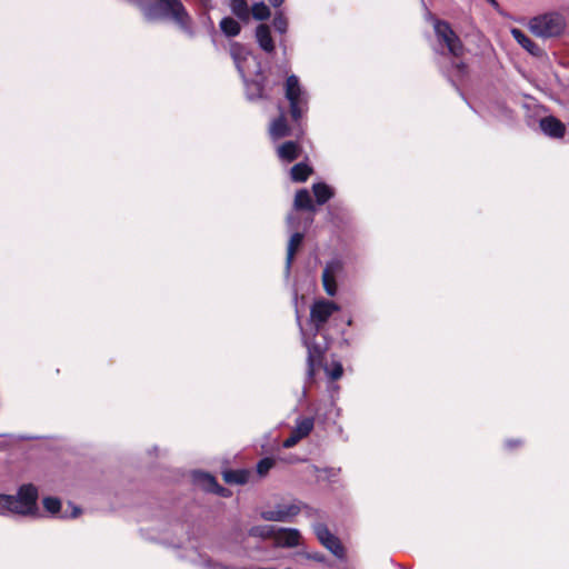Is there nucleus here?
<instances>
[{
  "mask_svg": "<svg viewBox=\"0 0 569 569\" xmlns=\"http://www.w3.org/2000/svg\"><path fill=\"white\" fill-rule=\"evenodd\" d=\"M137 7L149 22L171 18L187 34L193 36L192 18L181 0H127Z\"/></svg>",
  "mask_w": 569,
  "mask_h": 569,
  "instance_id": "nucleus-1",
  "label": "nucleus"
},
{
  "mask_svg": "<svg viewBox=\"0 0 569 569\" xmlns=\"http://www.w3.org/2000/svg\"><path fill=\"white\" fill-rule=\"evenodd\" d=\"M38 489L32 483L20 486L17 496L0 493V512L32 515L37 510Z\"/></svg>",
  "mask_w": 569,
  "mask_h": 569,
  "instance_id": "nucleus-2",
  "label": "nucleus"
},
{
  "mask_svg": "<svg viewBox=\"0 0 569 569\" xmlns=\"http://www.w3.org/2000/svg\"><path fill=\"white\" fill-rule=\"evenodd\" d=\"M529 27L531 32L540 38H553L559 37L565 28V18L557 12H549L530 20Z\"/></svg>",
  "mask_w": 569,
  "mask_h": 569,
  "instance_id": "nucleus-3",
  "label": "nucleus"
},
{
  "mask_svg": "<svg viewBox=\"0 0 569 569\" xmlns=\"http://www.w3.org/2000/svg\"><path fill=\"white\" fill-rule=\"evenodd\" d=\"M433 30L438 42L448 49L450 56L461 58L465 54V44L448 21L436 19Z\"/></svg>",
  "mask_w": 569,
  "mask_h": 569,
  "instance_id": "nucleus-4",
  "label": "nucleus"
},
{
  "mask_svg": "<svg viewBox=\"0 0 569 569\" xmlns=\"http://www.w3.org/2000/svg\"><path fill=\"white\" fill-rule=\"evenodd\" d=\"M284 96L289 101V112L293 122L298 123L307 111V99L303 97L299 79L296 74L287 78Z\"/></svg>",
  "mask_w": 569,
  "mask_h": 569,
  "instance_id": "nucleus-5",
  "label": "nucleus"
},
{
  "mask_svg": "<svg viewBox=\"0 0 569 569\" xmlns=\"http://www.w3.org/2000/svg\"><path fill=\"white\" fill-rule=\"evenodd\" d=\"M303 345L308 351V376L312 379L315 377L316 370L323 365L326 353L331 345V340L326 335H322V341H318L317 336L312 333L311 339H303Z\"/></svg>",
  "mask_w": 569,
  "mask_h": 569,
  "instance_id": "nucleus-6",
  "label": "nucleus"
},
{
  "mask_svg": "<svg viewBox=\"0 0 569 569\" xmlns=\"http://www.w3.org/2000/svg\"><path fill=\"white\" fill-rule=\"evenodd\" d=\"M340 307L332 300L319 299L310 307V323L315 336L322 335L325 325Z\"/></svg>",
  "mask_w": 569,
  "mask_h": 569,
  "instance_id": "nucleus-7",
  "label": "nucleus"
},
{
  "mask_svg": "<svg viewBox=\"0 0 569 569\" xmlns=\"http://www.w3.org/2000/svg\"><path fill=\"white\" fill-rule=\"evenodd\" d=\"M279 84V80L270 81L261 71L254 79L246 80V94L250 101L269 100L273 88Z\"/></svg>",
  "mask_w": 569,
  "mask_h": 569,
  "instance_id": "nucleus-8",
  "label": "nucleus"
},
{
  "mask_svg": "<svg viewBox=\"0 0 569 569\" xmlns=\"http://www.w3.org/2000/svg\"><path fill=\"white\" fill-rule=\"evenodd\" d=\"M315 533L320 543L332 552L337 558L345 557V548L338 537L332 535L325 523L315 526Z\"/></svg>",
  "mask_w": 569,
  "mask_h": 569,
  "instance_id": "nucleus-9",
  "label": "nucleus"
},
{
  "mask_svg": "<svg viewBox=\"0 0 569 569\" xmlns=\"http://www.w3.org/2000/svg\"><path fill=\"white\" fill-rule=\"evenodd\" d=\"M343 263L339 259H332L326 263V267L322 271V286L326 293L330 297L337 295L338 286L336 278L342 271Z\"/></svg>",
  "mask_w": 569,
  "mask_h": 569,
  "instance_id": "nucleus-10",
  "label": "nucleus"
},
{
  "mask_svg": "<svg viewBox=\"0 0 569 569\" xmlns=\"http://www.w3.org/2000/svg\"><path fill=\"white\" fill-rule=\"evenodd\" d=\"M300 511L301 508L297 503L278 505L274 510L262 511L261 518L267 521H287L299 515Z\"/></svg>",
  "mask_w": 569,
  "mask_h": 569,
  "instance_id": "nucleus-11",
  "label": "nucleus"
},
{
  "mask_svg": "<svg viewBox=\"0 0 569 569\" xmlns=\"http://www.w3.org/2000/svg\"><path fill=\"white\" fill-rule=\"evenodd\" d=\"M301 535L295 528H276L274 546L280 548H295L300 545Z\"/></svg>",
  "mask_w": 569,
  "mask_h": 569,
  "instance_id": "nucleus-12",
  "label": "nucleus"
},
{
  "mask_svg": "<svg viewBox=\"0 0 569 569\" xmlns=\"http://www.w3.org/2000/svg\"><path fill=\"white\" fill-rule=\"evenodd\" d=\"M291 133L292 130L288 123L287 117L283 110L280 109L279 116L270 122L269 136L272 140L277 141L291 136Z\"/></svg>",
  "mask_w": 569,
  "mask_h": 569,
  "instance_id": "nucleus-13",
  "label": "nucleus"
},
{
  "mask_svg": "<svg viewBox=\"0 0 569 569\" xmlns=\"http://www.w3.org/2000/svg\"><path fill=\"white\" fill-rule=\"evenodd\" d=\"M511 34L513 39L531 56L540 58L545 54L543 49L525 34L522 30L513 28L511 30Z\"/></svg>",
  "mask_w": 569,
  "mask_h": 569,
  "instance_id": "nucleus-14",
  "label": "nucleus"
},
{
  "mask_svg": "<svg viewBox=\"0 0 569 569\" xmlns=\"http://www.w3.org/2000/svg\"><path fill=\"white\" fill-rule=\"evenodd\" d=\"M541 130L551 138H562L566 133L565 124L553 116L540 120Z\"/></svg>",
  "mask_w": 569,
  "mask_h": 569,
  "instance_id": "nucleus-15",
  "label": "nucleus"
},
{
  "mask_svg": "<svg viewBox=\"0 0 569 569\" xmlns=\"http://www.w3.org/2000/svg\"><path fill=\"white\" fill-rule=\"evenodd\" d=\"M256 40L259 47L267 53H272L276 49L274 41L271 36L270 27L266 23H260L256 28Z\"/></svg>",
  "mask_w": 569,
  "mask_h": 569,
  "instance_id": "nucleus-16",
  "label": "nucleus"
},
{
  "mask_svg": "<svg viewBox=\"0 0 569 569\" xmlns=\"http://www.w3.org/2000/svg\"><path fill=\"white\" fill-rule=\"evenodd\" d=\"M301 147L297 141H286L277 149L279 159L286 162H293L300 157Z\"/></svg>",
  "mask_w": 569,
  "mask_h": 569,
  "instance_id": "nucleus-17",
  "label": "nucleus"
},
{
  "mask_svg": "<svg viewBox=\"0 0 569 569\" xmlns=\"http://www.w3.org/2000/svg\"><path fill=\"white\" fill-rule=\"evenodd\" d=\"M303 238H305V236L301 232H295L290 237L288 247H287V257H286L287 271H289L291 269L295 256L298 252L300 246L302 244Z\"/></svg>",
  "mask_w": 569,
  "mask_h": 569,
  "instance_id": "nucleus-18",
  "label": "nucleus"
},
{
  "mask_svg": "<svg viewBox=\"0 0 569 569\" xmlns=\"http://www.w3.org/2000/svg\"><path fill=\"white\" fill-rule=\"evenodd\" d=\"M222 478L229 485H244L249 481L250 471L247 469H228L222 472Z\"/></svg>",
  "mask_w": 569,
  "mask_h": 569,
  "instance_id": "nucleus-19",
  "label": "nucleus"
},
{
  "mask_svg": "<svg viewBox=\"0 0 569 569\" xmlns=\"http://www.w3.org/2000/svg\"><path fill=\"white\" fill-rule=\"evenodd\" d=\"M249 51L240 42H232L230 44V56L236 64L238 71L243 74V62L248 59Z\"/></svg>",
  "mask_w": 569,
  "mask_h": 569,
  "instance_id": "nucleus-20",
  "label": "nucleus"
},
{
  "mask_svg": "<svg viewBox=\"0 0 569 569\" xmlns=\"http://www.w3.org/2000/svg\"><path fill=\"white\" fill-rule=\"evenodd\" d=\"M193 482L207 492H212L218 487L217 479L203 471H197L193 473Z\"/></svg>",
  "mask_w": 569,
  "mask_h": 569,
  "instance_id": "nucleus-21",
  "label": "nucleus"
},
{
  "mask_svg": "<svg viewBox=\"0 0 569 569\" xmlns=\"http://www.w3.org/2000/svg\"><path fill=\"white\" fill-rule=\"evenodd\" d=\"M312 192L318 204L327 203L333 196V189L325 182H317L312 184Z\"/></svg>",
  "mask_w": 569,
  "mask_h": 569,
  "instance_id": "nucleus-22",
  "label": "nucleus"
},
{
  "mask_svg": "<svg viewBox=\"0 0 569 569\" xmlns=\"http://www.w3.org/2000/svg\"><path fill=\"white\" fill-rule=\"evenodd\" d=\"M313 173V168L306 162L296 163L290 170V178L293 182H306Z\"/></svg>",
  "mask_w": 569,
  "mask_h": 569,
  "instance_id": "nucleus-23",
  "label": "nucleus"
},
{
  "mask_svg": "<svg viewBox=\"0 0 569 569\" xmlns=\"http://www.w3.org/2000/svg\"><path fill=\"white\" fill-rule=\"evenodd\" d=\"M293 204L297 210L316 211V207L307 189H300L296 192Z\"/></svg>",
  "mask_w": 569,
  "mask_h": 569,
  "instance_id": "nucleus-24",
  "label": "nucleus"
},
{
  "mask_svg": "<svg viewBox=\"0 0 569 569\" xmlns=\"http://www.w3.org/2000/svg\"><path fill=\"white\" fill-rule=\"evenodd\" d=\"M219 27L221 32L228 38L237 37L241 32L240 23L231 17L222 18Z\"/></svg>",
  "mask_w": 569,
  "mask_h": 569,
  "instance_id": "nucleus-25",
  "label": "nucleus"
},
{
  "mask_svg": "<svg viewBox=\"0 0 569 569\" xmlns=\"http://www.w3.org/2000/svg\"><path fill=\"white\" fill-rule=\"evenodd\" d=\"M231 12L241 21L247 22L250 19V8L247 0H230Z\"/></svg>",
  "mask_w": 569,
  "mask_h": 569,
  "instance_id": "nucleus-26",
  "label": "nucleus"
},
{
  "mask_svg": "<svg viewBox=\"0 0 569 569\" xmlns=\"http://www.w3.org/2000/svg\"><path fill=\"white\" fill-rule=\"evenodd\" d=\"M315 427V420L312 417H305L297 420L296 427L292 429V431L299 436L300 439H303L310 435V432L313 430Z\"/></svg>",
  "mask_w": 569,
  "mask_h": 569,
  "instance_id": "nucleus-27",
  "label": "nucleus"
},
{
  "mask_svg": "<svg viewBox=\"0 0 569 569\" xmlns=\"http://www.w3.org/2000/svg\"><path fill=\"white\" fill-rule=\"evenodd\" d=\"M249 536L261 539H273L276 527L270 525L253 526L249 529Z\"/></svg>",
  "mask_w": 569,
  "mask_h": 569,
  "instance_id": "nucleus-28",
  "label": "nucleus"
},
{
  "mask_svg": "<svg viewBox=\"0 0 569 569\" xmlns=\"http://www.w3.org/2000/svg\"><path fill=\"white\" fill-rule=\"evenodd\" d=\"M250 14H252L253 19L258 21H264L270 18L271 11L263 1H259L252 4Z\"/></svg>",
  "mask_w": 569,
  "mask_h": 569,
  "instance_id": "nucleus-29",
  "label": "nucleus"
},
{
  "mask_svg": "<svg viewBox=\"0 0 569 569\" xmlns=\"http://www.w3.org/2000/svg\"><path fill=\"white\" fill-rule=\"evenodd\" d=\"M276 465V459L271 457L262 458L257 463V473L259 477H266Z\"/></svg>",
  "mask_w": 569,
  "mask_h": 569,
  "instance_id": "nucleus-30",
  "label": "nucleus"
},
{
  "mask_svg": "<svg viewBox=\"0 0 569 569\" xmlns=\"http://www.w3.org/2000/svg\"><path fill=\"white\" fill-rule=\"evenodd\" d=\"M273 28L280 32L286 33L288 29V20L282 12H277L272 20Z\"/></svg>",
  "mask_w": 569,
  "mask_h": 569,
  "instance_id": "nucleus-31",
  "label": "nucleus"
},
{
  "mask_svg": "<svg viewBox=\"0 0 569 569\" xmlns=\"http://www.w3.org/2000/svg\"><path fill=\"white\" fill-rule=\"evenodd\" d=\"M44 509L50 513H57L61 509V501L54 497H46L42 500Z\"/></svg>",
  "mask_w": 569,
  "mask_h": 569,
  "instance_id": "nucleus-32",
  "label": "nucleus"
},
{
  "mask_svg": "<svg viewBox=\"0 0 569 569\" xmlns=\"http://www.w3.org/2000/svg\"><path fill=\"white\" fill-rule=\"evenodd\" d=\"M342 373H343V368H342V365L340 362L333 363L331 370L328 371V375H329L331 380L340 379Z\"/></svg>",
  "mask_w": 569,
  "mask_h": 569,
  "instance_id": "nucleus-33",
  "label": "nucleus"
},
{
  "mask_svg": "<svg viewBox=\"0 0 569 569\" xmlns=\"http://www.w3.org/2000/svg\"><path fill=\"white\" fill-rule=\"evenodd\" d=\"M315 471L321 476L325 475L327 478L335 477L339 473L340 469H335L332 467L319 468L315 467Z\"/></svg>",
  "mask_w": 569,
  "mask_h": 569,
  "instance_id": "nucleus-34",
  "label": "nucleus"
},
{
  "mask_svg": "<svg viewBox=\"0 0 569 569\" xmlns=\"http://www.w3.org/2000/svg\"><path fill=\"white\" fill-rule=\"evenodd\" d=\"M452 68L456 70L457 74L463 77L468 73V66L463 61H453Z\"/></svg>",
  "mask_w": 569,
  "mask_h": 569,
  "instance_id": "nucleus-35",
  "label": "nucleus"
},
{
  "mask_svg": "<svg viewBox=\"0 0 569 569\" xmlns=\"http://www.w3.org/2000/svg\"><path fill=\"white\" fill-rule=\"evenodd\" d=\"M301 439L293 431H291L290 436L282 442L283 448H291L296 446Z\"/></svg>",
  "mask_w": 569,
  "mask_h": 569,
  "instance_id": "nucleus-36",
  "label": "nucleus"
},
{
  "mask_svg": "<svg viewBox=\"0 0 569 569\" xmlns=\"http://www.w3.org/2000/svg\"><path fill=\"white\" fill-rule=\"evenodd\" d=\"M523 446V440L521 439H508L505 442V447L509 450H515Z\"/></svg>",
  "mask_w": 569,
  "mask_h": 569,
  "instance_id": "nucleus-37",
  "label": "nucleus"
},
{
  "mask_svg": "<svg viewBox=\"0 0 569 569\" xmlns=\"http://www.w3.org/2000/svg\"><path fill=\"white\" fill-rule=\"evenodd\" d=\"M212 493H217V495H219V496H221V497H229V496L231 495V492H230V490H229V489H227V488H224V487L220 486L219 483H218V487H217V488H214V490L212 491Z\"/></svg>",
  "mask_w": 569,
  "mask_h": 569,
  "instance_id": "nucleus-38",
  "label": "nucleus"
},
{
  "mask_svg": "<svg viewBox=\"0 0 569 569\" xmlns=\"http://www.w3.org/2000/svg\"><path fill=\"white\" fill-rule=\"evenodd\" d=\"M284 0H269L270 4L274 8L280 7Z\"/></svg>",
  "mask_w": 569,
  "mask_h": 569,
  "instance_id": "nucleus-39",
  "label": "nucleus"
},
{
  "mask_svg": "<svg viewBox=\"0 0 569 569\" xmlns=\"http://www.w3.org/2000/svg\"><path fill=\"white\" fill-rule=\"evenodd\" d=\"M79 513H80V509L76 507V508L73 509L72 517H77Z\"/></svg>",
  "mask_w": 569,
  "mask_h": 569,
  "instance_id": "nucleus-40",
  "label": "nucleus"
},
{
  "mask_svg": "<svg viewBox=\"0 0 569 569\" xmlns=\"http://www.w3.org/2000/svg\"><path fill=\"white\" fill-rule=\"evenodd\" d=\"M488 2L492 3V4H497V1L496 0H487Z\"/></svg>",
  "mask_w": 569,
  "mask_h": 569,
  "instance_id": "nucleus-41",
  "label": "nucleus"
}]
</instances>
